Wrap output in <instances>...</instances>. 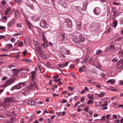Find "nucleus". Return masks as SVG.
<instances>
[{
  "mask_svg": "<svg viewBox=\"0 0 123 123\" xmlns=\"http://www.w3.org/2000/svg\"><path fill=\"white\" fill-rule=\"evenodd\" d=\"M27 50H25L23 53V54L25 55L27 53Z\"/></svg>",
  "mask_w": 123,
  "mask_h": 123,
  "instance_id": "nucleus-64",
  "label": "nucleus"
},
{
  "mask_svg": "<svg viewBox=\"0 0 123 123\" xmlns=\"http://www.w3.org/2000/svg\"><path fill=\"white\" fill-rule=\"evenodd\" d=\"M36 50L37 52L39 53H41V49L40 48L38 49H37Z\"/></svg>",
  "mask_w": 123,
  "mask_h": 123,
  "instance_id": "nucleus-41",
  "label": "nucleus"
},
{
  "mask_svg": "<svg viewBox=\"0 0 123 123\" xmlns=\"http://www.w3.org/2000/svg\"><path fill=\"white\" fill-rule=\"evenodd\" d=\"M59 56L61 58H65L66 57V56L63 54H60Z\"/></svg>",
  "mask_w": 123,
  "mask_h": 123,
  "instance_id": "nucleus-39",
  "label": "nucleus"
},
{
  "mask_svg": "<svg viewBox=\"0 0 123 123\" xmlns=\"http://www.w3.org/2000/svg\"><path fill=\"white\" fill-rule=\"evenodd\" d=\"M88 109V107H86L84 109V110L86 111V112H87Z\"/></svg>",
  "mask_w": 123,
  "mask_h": 123,
  "instance_id": "nucleus-50",
  "label": "nucleus"
},
{
  "mask_svg": "<svg viewBox=\"0 0 123 123\" xmlns=\"http://www.w3.org/2000/svg\"><path fill=\"white\" fill-rule=\"evenodd\" d=\"M21 88L20 85L19 84H17L14 86H13L11 89L10 90L11 91H13L15 89H19Z\"/></svg>",
  "mask_w": 123,
  "mask_h": 123,
  "instance_id": "nucleus-10",
  "label": "nucleus"
},
{
  "mask_svg": "<svg viewBox=\"0 0 123 123\" xmlns=\"http://www.w3.org/2000/svg\"><path fill=\"white\" fill-rule=\"evenodd\" d=\"M60 36L62 39V40H64L66 38L65 35L61 33Z\"/></svg>",
  "mask_w": 123,
  "mask_h": 123,
  "instance_id": "nucleus-25",
  "label": "nucleus"
},
{
  "mask_svg": "<svg viewBox=\"0 0 123 123\" xmlns=\"http://www.w3.org/2000/svg\"><path fill=\"white\" fill-rule=\"evenodd\" d=\"M45 42H43L42 44V46L43 47H44L45 48H47V46H45V44L44 43Z\"/></svg>",
  "mask_w": 123,
  "mask_h": 123,
  "instance_id": "nucleus-57",
  "label": "nucleus"
},
{
  "mask_svg": "<svg viewBox=\"0 0 123 123\" xmlns=\"http://www.w3.org/2000/svg\"><path fill=\"white\" fill-rule=\"evenodd\" d=\"M16 22L15 19L12 18L11 21H9L7 24V26L9 28L11 27L12 26L14 25Z\"/></svg>",
  "mask_w": 123,
  "mask_h": 123,
  "instance_id": "nucleus-6",
  "label": "nucleus"
},
{
  "mask_svg": "<svg viewBox=\"0 0 123 123\" xmlns=\"http://www.w3.org/2000/svg\"><path fill=\"white\" fill-rule=\"evenodd\" d=\"M70 74H71V75L72 77H73L74 78L75 77V76L74 74V73H71Z\"/></svg>",
  "mask_w": 123,
  "mask_h": 123,
  "instance_id": "nucleus-56",
  "label": "nucleus"
},
{
  "mask_svg": "<svg viewBox=\"0 0 123 123\" xmlns=\"http://www.w3.org/2000/svg\"><path fill=\"white\" fill-rule=\"evenodd\" d=\"M88 97L90 99H93V96L92 95H91V97Z\"/></svg>",
  "mask_w": 123,
  "mask_h": 123,
  "instance_id": "nucleus-60",
  "label": "nucleus"
},
{
  "mask_svg": "<svg viewBox=\"0 0 123 123\" xmlns=\"http://www.w3.org/2000/svg\"><path fill=\"white\" fill-rule=\"evenodd\" d=\"M18 40L14 44V46L15 47H17L18 46Z\"/></svg>",
  "mask_w": 123,
  "mask_h": 123,
  "instance_id": "nucleus-32",
  "label": "nucleus"
},
{
  "mask_svg": "<svg viewBox=\"0 0 123 123\" xmlns=\"http://www.w3.org/2000/svg\"><path fill=\"white\" fill-rule=\"evenodd\" d=\"M18 46L19 47H21L23 44V43L22 42H20L19 40H18Z\"/></svg>",
  "mask_w": 123,
  "mask_h": 123,
  "instance_id": "nucleus-27",
  "label": "nucleus"
},
{
  "mask_svg": "<svg viewBox=\"0 0 123 123\" xmlns=\"http://www.w3.org/2000/svg\"><path fill=\"white\" fill-rule=\"evenodd\" d=\"M3 19H5L6 20L7 19V17L6 16H4L3 17Z\"/></svg>",
  "mask_w": 123,
  "mask_h": 123,
  "instance_id": "nucleus-61",
  "label": "nucleus"
},
{
  "mask_svg": "<svg viewBox=\"0 0 123 123\" xmlns=\"http://www.w3.org/2000/svg\"><path fill=\"white\" fill-rule=\"evenodd\" d=\"M100 10L99 8L97 7L95 8L93 10L94 13L96 15H99L100 13Z\"/></svg>",
  "mask_w": 123,
  "mask_h": 123,
  "instance_id": "nucleus-9",
  "label": "nucleus"
},
{
  "mask_svg": "<svg viewBox=\"0 0 123 123\" xmlns=\"http://www.w3.org/2000/svg\"><path fill=\"white\" fill-rule=\"evenodd\" d=\"M16 80L15 78L8 80L5 82V83L1 86V87H6L14 83Z\"/></svg>",
  "mask_w": 123,
  "mask_h": 123,
  "instance_id": "nucleus-1",
  "label": "nucleus"
},
{
  "mask_svg": "<svg viewBox=\"0 0 123 123\" xmlns=\"http://www.w3.org/2000/svg\"><path fill=\"white\" fill-rule=\"evenodd\" d=\"M6 46L8 49H10L12 47V45L11 44H8L6 45Z\"/></svg>",
  "mask_w": 123,
  "mask_h": 123,
  "instance_id": "nucleus-26",
  "label": "nucleus"
},
{
  "mask_svg": "<svg viewBox=\"0 0 123 123\" xmlns=\"http://www.w3.org/2000/svg\"><path fill=\"white\" fill-rule=\"evenodd\" d=\"M26 5L28 6L31 9H33V6L32 5L30 4L29 3L26 2Z\"/></svg>",
  "mask_w": 123,
  "mask_h": 123,
  "instance_id": "nucleus-21",
  "label": "nucleus"
},
{
  "mask_svg": "<svg viewBox=\"0 0 123 123\" xmlns=\"http://www.w3.org/2000/svg\"><path fill=\"white\" fill-rule=\"evenodd\" d=\"M6 3V1L5 0H3L1 1V4L3 5L5 4Z\"/></svg>",
  "mask_w": 123,
  "mask_h": 123,
  "instance_id": "nucleus-55",
  "label": "nucleus"
},
{
  "mask_svg": "<svg viewBox=\"0 0 123 123\" xmlns=\"http://www.w3.org/2000/svg\"><path fill=\"white\" fill-rule=\"evenodd\" d=\"M81 23L80 22H78L77 23V29L78 30H80L81 28Z\"/></svg>",
  "mask_w": 123,
  "mask_h": 123,
  "instance_id": "nucleus-18",
  "label": "nucleus"
},
{
  "mask_svg": "<svg viewBox=\"0 0 123 123\" xmlns=\"http://www.w3.org/2000/svg\"><path fill=\"white\" fill-rule=\"evenodd\" d=\"M66 24V26L68 28H71L72 26V25L71 21L70 20H69L64 22Z\"/></svg>",
  "mask_w": 123,
  "mask_h": 123,
  "instance_id": "nucleus-8",
  "label": "nucleus"
},
{
  "mask_svg": "<svg viewBox=\"0 0 123 123\" xmlns=\"http://www.w3.org/2000/svg\"><path fill=\"white\" fill-rule=\"evenodd\" d=\"M85 40V39L81 35H79L78 37L76 39V43H79L80 42H83Z\"/></svg>",
  "mask_w": 123,
  "mask_h": 123,
  "instance_id": "nucleus-4",
  "label": "nucleus"
},
{
  "mask_svg": "<svg viewBox=\"0 0 123 123\" xmlns=\"http://www.w3.org/2000/svg\"><path fill=\"white\" fill-rule=\"evenodd\" d=\"M10 41L12 42H14L15 41V39L14 38L12 37L10 39Z\"/></svg>",
  "mask_w": 123,
  "mask_h": 123,
  "instance_id": "nucleus-40",
  "label": "nucleus"
},
{
  "mask_svg": "<svg viewBox=\"0 0 123 123\" xmlns=\"http://www.w3.org/2000/svg\"><path fill=\"white\" fill-rule=\"evenodd\" d=\"M33 19L35 21H37L39 20V18L35 16L33 17Z\"/></svg>",
  "mask_w": 123,
  "mask_h": 123,
  "instance_id": "nucleus-23",
  "label": "nucleus"
},
{
  "mask_svg": "<svg viewBox=\"0 0 123 123\" xmlns=\"http://www.w3.org/2000/svg\"><path fill=\"white\" fill-rule=\"evenodd\" d=\"M43 117L40 118L39 120V121L41 122H42L43 121Z\"/></svg>",
  "mask_w": 123,
  "mask_h": 123,
  "instance_id": "nucleus-53",
  "label": "nucleus"
},
{
  "mask_svg": "<svg viewBox=\"0 0 123 123\" xmlns=\"http://www.w3.org/2000/svg\"><path fill=\"white\" fill-rule=\"evenodd\" d=\"M20 85L21 88V86H25L26 85V84L25 83H23L22 82H20V83L18 84Z\"/></svg>",
  "mask_w": 123,
  "mask_h": 123,
  "instance_id": "nucleus-35",
  "label": "nucleus"
},
{
  "mask_svg": "<svg viewBox=\"0 0 123 123\" xmlns=\"http://www.w3.org/2000/svg\"><path fill=\"white\" fill-rule=\"evenodd\" d=\"M8 79V77H7L4 76L3 77L2 79H1L2 80H7Z\"/></svg>",
  "mask_w": 123,
  "mask_h": 123,
  "instance_id": "nucleus-42",
  "label": "nucleus"
},
{
  "mask_svg": "<svg viewBox=\"0 0 123 123\" xmlns=\"http://www.w3.org/2000/svg\"><path fill=\"white\" fill-rule=\"evenodd\" d=\"M28 103L30 105H34L35 104V101L33 100H29L28 102Z\"/></svg>",
  "mask_w": 123,
  "mask_h": 123,
  "instance_id": "nucleus-20",
  "label": "nucleus"
},
{
  "mask_svg": "<svg viewBox=\"0 0 123 123\" xmlns=\"http://www.w3.org/2000/svg\"><path fill=\"white\" fill-rule=\"evenodd\" d=\"M118 61V59L116 58H114L112 59V61L113 62H116Z\"/></svg>",
  "mask_w": 123,
  "mask_h": 123,
  "instance_id": "nucleus-34",
  "label": "nucleus"
},
{
  "mask_svg": "<svg viewBox=\"0 0 123 123\" xmlns=\"http://www.w3.org/2000/svg\"><path fill=\"white\" fill-rule=\"evenodd\" d=\"M93 60V58L92 57H91L89 59V60H88V62H90L92 61Z\"/></svg>",
  "mask_w": 123,
  "mask_h": 123,
  "instance_id": "nucleus-63",
  "label": "nucleus"
},
{
  "mask_svg": "<svg viewBox=\"0 0 123 123\" xmlns=\"http://www.w3.org/2000/svg\"><path fill=\"white\" fill-rule=\"evenodd\" d=\"M104 102L105 103L104 104H103L101 105V106L103 107L104 106H106L108 105V104L107 103V102L106 101H105Z\"/></svg>",
  "mask_w": 123,
  "mask_h": 123,
  "instance_id": "nucleus-37",
  "label": "nucleus"
},
{
  "mask_svg": "<svg viewBox=\"0 0 123 123\" xmlns=\"http://www.w3.org/2000/svg\"><path fill=\"white\" fill-rule=\"evenodd\" d=\"M110 44L109 46L108 47V49H111V50H114L115 49L114 43H112Z\"/></svg>",
  "mask_w": 123,
  "mask_h": 123,
  "instance_id": "nucleus-14",
  "label": "nucleus"
},
{
  "mask_svg": "<svg viewBox=\"0 0 123 123\" xmlns=\"http://www.w3.org/2000/svg\"><path fill=\"white\" fill-rule=\"evenodd\" d=\"M32 74L31 77H35V74L36 72L35 71H33L31 72Z\"/></svg>",
  "mask_w": 123,
  "mask_h": 123,
  "instance_id": "nucleus-31",
  "label": "nucleus"
},
{
  "mask_svg": "<svg viewBox=\"0 0 123 123\" xmlns=\"http://www.w3.org/2000/svg\"><path fill=\"white\" fill-rule=\"evenodd\" d=\"M107 107L106 106H105V107H102L101 108V109H102V110H106L107 109Z\"/></svg>",
  "mask_w": 123,
  "mask_h": 123,
  "instance_id": "nucleus-59",
  "label": "nucleus"
},
{
  "mask_svg": "<svg viewBox=\"0 0 123 123\" xmlns=\"http://www.w3.org/2000/svg\"><path fill=\"white\" fill-rule=\"evenodd\" d=\"M85 100V99L83 96L80 99V101L81 102H83Z\"/></svg>",
  "mask_w": 123,
  "mask_h": 123,
  "instance_id": "nucleus-38",
  "label": "nucleus"
},
{
  "mask_svg": "<svg viewBox=\"0 0 123 123\" xmlns=\"http://www.w3.org/2000/svg\"><path fill=\"white\" fill-rule=\"evenodd\" d=\"M13 11L14 13V17L15 19L17 20L18 19V16L20 15L19 11L17 9H14Z\"/></svg>",
  "mask_w": 123,
  "mask_h": 123,
  "instance_id": "nucleus-5",
  "label": "nucleus"
},
{
  "mask_svg": "<svg viewBox=\"0 0 123 123\" xmlns=\"http://www.w3.org/2000/svg\"><path fill=\"white\" fill-rule=\"evenodd\" d=\"M40 25L42 27L45 28H47L48 27V26L46 21L44 20H42L40 24Z\"/></svg>",
  "mask_w": 123,
  "mask_h": 123,
  "instance_id": "nucleus-7",
  "label": "nucleus"
},
{
  "mask_svg": "<svg viewBox=\"0 0 123 123\" xmlns=\"http://www.w3.org/2000/svg\"><path fill=\"white\" fill-rule=\"evenodd\" d=\"M113 4L114 5H121V4L120 3H116L115 2H113Z\"/></svg>",
  "mask_w": 123,
  "mask_h": 123,
  "instance_id": "nucleus-52",
  "label": "nucleus"
},
{
  "mask_svg": "<svg viewBox=\"0 0 123 123\" xmlns=\"http://www.w3.org/2000/svg\"><path fill=\"white\" fill-rule=\"evenodd\" d=\"M112 11L114 13V14H115L117 12V9L114 8L112 9Z\"/></svg>",
  "mask_w": 123,
  "mask_h": 123,
  "instance_id": "nucleus-28",
  "label": "nucleus"
},
{
  "mask_svg": "<svg viewBox=\"0 0 123 123\" xmlns=\"http://www.w3.org/2000/svg\"><path fill=\"white\" fill-rule=\"evenodd\" d=\"M116 68L118 69L123 68V59L120 60L116 63Z\"/></svg>",
  "mask_w": 123,
  "mask_h": 123,
  "instance_id": "nucleus-3",
  "label": "nucleus"
},
{
  "mask_svg": "<svg viewBox=\"0 0 123 123\" xmlns=\"http://www.w3.org/2000/svg\"><path fill=\"white\" fill-rule=\"evenodd\" d=\"M13 100V98L11 97L7 98L4 100V102L5 103L10 102Z\"/></svg>",
  "mask_w": 123,
  "mask_h": 123,
  "instance_id": "nucleus-17",
  "label": "nucleus"
},
{
  "mask_svg": "<svg viewBox=\"0 0 123 123\" xmlns=\"http://www.w3.org/2000/svg\"><path fill=\"white\" fill-rule=\"evenodd\" d=\"M26 87L29 91L33 89V88H35L37 87V85L36 83L34 81H32Z\"/></svg>",
  "mask_w": 123,
  "mask_h": 123,
  "instance_id": "nucleus-2",
  "label": "nucleus"
},
{
  "mask_svg": "<svg viewBox=\"0 0 123 123\" xmlns=\"http://www.w3.org/2000/svg\"><path fill=\"white\" fill-rule=\"evenodd\" d=\"M102 51L100 50H98L96 51V54H98L102 53Z\"/></svg>",
  "mask_w": 123,
  "mask_h": 123,
  "instance_id": "nucleus-36",
  "label": "nucleus"
},
{
  "mask_svg": "<svg viewBox=\"0 0 123 123\" xmlns=\"http://www.w3.org/2000/svg\"><path fill=\"white\" fill-rule=\"evenodd\" d=\"M68 89L70 90H71V91H72L73 90V88L70 86H69L68 87Z\"/></svg>",
  "mask_w": 123,
  "mask_h": 123,
  "instance_id": "nucleus-54",
  "label": "nucleus"
},
{
  "mask_svg": "<svg viewBox=\"0 0 123 123\" xmlns=\"http://www.w3.org/2000/svg\"><path fill=\"white\" fill-rule=\"evenodd\" d=\"M118 54L122 56H123V50H120L118 51Z\"/></svg>",
  "mask_w": 123,
  "mask_h": 123,
  "instance_id": "nucleus-24",
  "label": "nucleus"
},
{
  "mask_svg": "<svg viewBox=\"0 0 123 123\" xmlns=\"http://www.w3.org/2000/svg\"><path fill=\"white\" fill-rule=\"evenodd\" d=\"M16 26L17 28H19L22 27V25L20 23H18L16 25Z\"/></svg>",
  "mask_w": 123,
  "mask_h": 123,
  "instance_id": "nucleus-29",
  "label": "nucleus"
},
{
  "mask_svg": "<svg viewBox=\"0 0 123 123\" xmlns=\"http://www.w3.org/2000/svg\"><path fill=\"white\" fill-rule=\"evenodd\" d=\"M58 66L60 68H63L64 67V65H63L62 64H58Z\"/></svg>",
  "mask_w": 123,
  "mask_h": 123,
  "instance_id": "nucleus-45",
  "label": "nucleus"
},
{
  "mask_svg": "<svg viewBox=\"0 0 123 123\" xmlns=\"http://www.w3.org/2000/svg\"><path fill=\"white\" fill-rule=\"evenodd\" d=\"M107 82L108 83H110L111 84H113L115 83V80L113 79H110L108 80Z\"/></svg>",
  "mask_w": 123,
  "mask_h": 123,
  "instance_id": "nucleus-19",
  "label": "nucleus"
},
{
  "mask_svg": "<svg viewBox=\"0 0 123 123\" xmlns=\"http://www.w3.org/2000/svg\"><path fill=\"white\" fill-rule=\"evenodd\" d=\"M25 20L29 28L30 29H31L32 26V24L27 19H25Z\"/></svg>",
  "mask_w": 123,
  "mask_h": 123,
  "instance_id": "nucleus-15",
  "label": "nucleus"
},
{
  "mask_svg": "<svg viewBox=\"0 0 123 123\" xmlns=\"http://www.w3.org/2000/svg\"><path fill=\"white\" fill-rule=\"evenodd\" d=\"M59 77V76L58 75H57L56 76H53V78L55 79H56L58 78Z\"/></svg>",
  "mask_w": 123,
  "mask_h": 123,
  "instance_id": "nucleus-58",
  "label": "nucleus"
},
{
  "mask_svg": "<svg viewBox=\"0 0 123 123\" xmlns=\"http://www.w3.org/2000/svg\"><path fill=\"white\" fill-rule=\"evenodd\" d=\"M104 95V93H101L100 94H98V96L99 97L102 98V97Z\"/></svg>",
  "mask_w": 123,
  "mask_h": 123,
  "instance_id": "nucleus-43",
  "label": "nucleus"
},
{
  "mask_svg": "<svg viewBox=\"0 0 123 123\" xmlns=\"http://www.w3.org/2000/svg\"><path fill=\"white\" fill-rule=\"evenodd\" d=\"M55 115H53L51 116L50 117V119H51L50 121L51 122L53 121V119L55 118Z\"/></svg>",
  "mask_w": 123,
  "mask_h": 123,
  "instance_id": "nucleus-49",
  "label": "nucleus"
},
{
  "mask_svg": "<svg viewBox=\"0 0 123 123\" xmlns=\"http://www.w3.org/2000/svg\"><path fill=\"white\" fill-rule=\"evenodd\" d=\"M10 11V7L8 8L6 10V11L5 14L7 15L9 14V12Z\"/></svg>",
  "mask_w": 123,
  "mask_h": 123,
  "instance_id": "nucleus-22",
  "label": "nucleus"
},
{
  "mask_svg": "<svg viewBox=\"0 0 123 123\" xmlns=\"http://www.w3.org/2000/svg\"><path fill=\"white\" fill-rule=\"evenodd\" d=\"M110 25L111 26L114 28H115L117 25V21L116 20H113V23H111Z\"/></svg>",
  "mask_w": 123,
  "mask_h": 123,
  "instance_id": "nucleus-11",
  "label": "nucleus"
},
{
  "mask_svg": "<svg viewBox=\"0 0 123 123\" xmlns=\"http://www.w3.org/2000/svg\"><path fill=\"white\" fill-rule=\"evenodd\" d=\"M29 91L26 87L23 89L22 91V94L25 96L28 93V92Z\"/></svg>",
  "mask_w": 123,
  "mask_h": 123,
  "instance_id": "nucleus-13",
  "label": "nucleus"
},
{
  "mask_svg": "<svg viewBox=\"0 0 123 123\" xmlns=\"http://www.w3.org/2000/svg\"><path fill=\"white\" fill-rule=\"evenodd\" d=\"M122 38V37H120L117 38V39L116 40V41H121Z\"/></svg>",
  "mask_w": 123,
  "mask_h": 123,
  "instance_id": "nucleus-47",
  "label": "nucleus"
},
{
  "mask_svg": "<svg viewBox=\"0 0 123 123\" xmlns=\"http://www.w3.org/2000/svg\"><path fill=\"white\" fill-rule=\"evenodd\" d=\"M46 33V32H43L42 33V38L43 40L44 41V42L46 43H47V40L45 36Z\"/></svg>",
  "mask_w": 123,
  "mask_h": 123,
  "instance_id": "nucleus-16",
  "label": "nucleus"
},
{
  "mask_svg": "<svg viewBox=\"0 0 123 123\" xmlns=\"http://www.w3.org/2000/svg\"><path fill=\"white\" fill-rule=\"evenodd\" d=\"M93 101L92 100H89L87 101V104L88 105L92 104H93Z\"/></svg>",
  "mask_w": 123,
  "mask_h": 123,
  "instance_id": "nucleus-30",
  "label": "nucleus"
},
{
  "mask_svg": "<svg viewBox=\"0 0 123 123\" xmlns=\"http://www.w3.org/2000/svg\"><path fill=\"white\" fill-rule=\"evenodd\" d=\"M89 57L90 56L88 55H86L84 58L83 60L81 62L82 64L85 63L86 62H88V60H89Z\"/></svg>",
  "mask_w": 123,
  "mask_h": 123,
  "instance_id": "nucleus-12",
  "label": "nucleus"
},
{
  "mask_svg": "<svg viewBox=\"0 0 123 123\" xmlns=\"http://www.w3.org/2000/svg\"><path fill=\"white\" fill-rule=\"evenodd\" d=\"M62 80L61 78H60L58 79H55L54 80V81L55 82H57L61 81Z\"/></svg>",
  "mask_w": 123,
  "mask_h": 123,
  "instance_id": "nucleus-44",
  "label": "nucleus"
},
{
  "mask_svg": "<svg viewBox=\"0 0 123 123\" xmlns=\"http://www.w3.org/2000/svg\"><path fill=\"white\" fill-rule=\"evenodd\" d=\"M43 102L41 101H39L37 102V104L39 105H41L43 104Z\"/></svg>",
  "mask_w": 123,
  "mask_h": 123,
  "instance_id": "nucleus-51",
  "label": "nucleus"
},
{
  "mask_svg": "<svg viewBox=\"0 0 123 123\" xmlns=\"http://www.w3.org/2000/svg\"><path fill=\"white\" fill-rule=\"evenodd\" d=\"M1 51H8V50L7 49H5L4 48H2V49H1Z\"/></svg>",
  "mask_w": 123,
  "mask_h": 123,
  "instance_id": "nucleus-62",
  "label": "nucleus"
},
{
  "mask_svg": "<svg viewBox=\"0 0 123 123\" xmlns=\"http://www.w3.org/2000/svg\"><path fill=\"white\" fill-rule=\"evenodd\" d=\"M9 56L7 54H3L2 55H0V57H5Z\"/></svg>",
  "mask_w": 123,
  "mask_h": 123,
  "instance_id": "nucleus-48",
  "label": "nucleus"
},
{
  "mask_svg": "<svg viewBox=\"0 0 123 123\" xmlns=\"http://www.w3.org/2000/svg\"><path fill=\"white\" fill-rule=\"evenodd\" d=\"M64 53L65 54L69 55L70 54V51L69 50H66L65 52H64Z\"/></svg>",
  "mask_w": 123,
  "mask_h": 123,
  "instance_id": "nucleus-33",
  "label": "nucleus"
},
{
  "mask_svg": "<svg viewBox=\"0 0 123 123\" xmlns=\"http://www.w3.org/2000/svg\"><path fill=\"white\" fill-rule=\"evenodd\" d=\"M79 71L80 72H82L83 71V69L82 68V67H80L79 68Z\"/></svg>",
  "mask_w": 123,
  "mask_h": 123,
  "instance_id": "nucleus-46",
  "label": "nucleus"
}]
</instances>
